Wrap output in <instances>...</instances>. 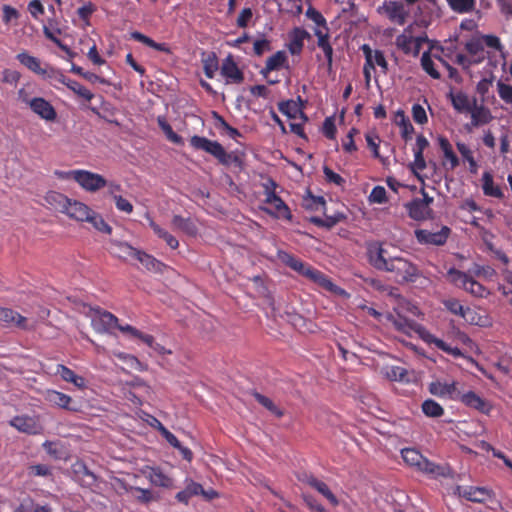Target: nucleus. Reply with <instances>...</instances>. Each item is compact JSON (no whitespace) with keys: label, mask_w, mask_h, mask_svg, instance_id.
I'll return each instance as SVG.
<instances>
[{"label":"nucleus","mask_w":512,"mask_h":512,"mask_svg":"<svg viewBox=\"0 0 512 512\" xmlns=\"http://www.w3.org/2000/svg\"><path fill=\"white\" fill-rule=\"evenodd\" d=\"M368 258L374 268L393 273L398 282H415L420 276L415 264L400 256H389L381 246L369 248Z\"/></svg>","instance_id":"nucleus-1"},{"label":"nucleus","mask_w":512,"mask_h":512,"mask_svg":"<svg viewBox=\"0 0 512 512\" xmlns=\"http://www.w3.org/2000/svg\"><path fill=\"white\" fill-rule=\"evenodd\" d=\"M277 257L284 265L288 266L295 272L299 273L300 275L306 277L310 281L319 285L326 291L334 293L336 295L346 294L344 289L334 284L332 280L329 277H327L323 272L314 268L310 264L303 262L301 259L295 257L293 254L286 252L284 250H278Z\"/></svg>","instance_id":"nucleus-2"},{"label":"nucleus","mask_w":512,"mask_h":512,"mask_svg":"<svg viewBox=\"0 0 512 512\" xmlns=\"http://www.w3.org/2000/svg\"><path fill=\"white\" fill-rule=\"evenodd\" d=\"M390 320L397 331L402 332L407 336H411L412 333H415L428 345L433 344L438 349L455 358L463 356V352L458 347L448 345L446 342L430 333L423 325L413 320H409L399 314L397 316H391Z\"/></svg>","instance_id":"nucleus-3"},{"label":"nucleus","mask_w":512,"mask_h":512,"mask_svg":"<svg viewBox=\"0 0 512 512\" xmlns=\"http://www.w3.org/2000/svg\"><path fill=\"white\" fill-rule=\"evenodd\" d=\"M190 145L195 150H202L211 154L224 166H230L232 164L239 168H242L243 166V161L237 153L227 152L217 141L210 140L203 136L194 135L190 138Z\"/></svg>","instance_id":"nucleus-4"},{"label":"nucleus","mask_w":512,"mask_h":512,"mask_svg":"<svg viewBox=\"0 0 512 512\" xmlns=\"http://www.w3.org/2000/svg\"><path fill=\"white\" fill-rule=\"evenodd\" d=\"M263 187L265 195L264 202L272 207H263L262 210L274 218L291 221L292 213L289 207L275 192L277 183L270 178L263 184Z\"/></svg>","instance_id":"nucleus-5"},{"label":"nucleus","mask_w":512,"mask_h":512,"mask_svg":"<svg viewBox=\"0 0 512 512\" xmlns=\"http://www.w3.org/2000/svg\"><path fill=\"white\" fill-rule=\"evenodd\" d=\"M449 281L458 288L464 289L474 297L484 298L489 295V290L476 281L470 273H465L456 268H451L447 272Z\"/></svg>","instance_id":"nucleus-6"},{"label":"nucleus","mask_w":512,"mask_h":512,"mask_svg":"<svg viewBox=\"0 0 512 512\" xmlns=\"http://www.w3.org/2000/svg\"><path fill=\"white\" fill-rule=\"evenodd\" d=\"M451 234V229L448 226H442L439 231H430L428 229L415 230V237L418 243L422 245H444Z\"/></svg>","instance_id":"nucleus-7"},{"label":"nucleus","mask_w":512,"mask_h":512,"mask_svg":"<svg viewBox=\"0 0 512 512\" xmlns=\"http://www.w3.org/2000/svg\"><path fill=\"white\" fill-rule=\"evenodd\" d=\"M75 181L88 192H96L107 185L102 175L83 169L76 170Z\"/></svg>","instance_id":"nucleus-8"},{"label":"nucleus","mask_w":512,"mask_h":512,"mask_svg":"<svg viewBox=\"0 0 512 512\" xmlns=\"http://www.w3.org/2000/svg\"><path fill=\"white\" fill-rule=\"evenodd\" d=\"M91 325L98 333L109 332L118 324V318L108 311L93 309Z\"/></svg>","instance_id":"nucleus-9"},{"label":"nucleus","mask_w":512,"mask_h":512,"mask_svg":"<svg viewBox=\"0 0 512 512\" xmlns=\"http://www.w3.org/2000/svg\"><path fill=\"white\" fill-rule=\"evenodd\" d=\"M44 399L52 406L71 412L79 411V408L73 405L74 401L69 395L57 390L48 389L44 394Z\"/></svg>","instance_id":"nucleus-10"},{"label":"nucleus","mask_w":512,"mask_h":512,"mask_svg":"<svg viewBox=\"0 0 512 512\" xmlns=\"http://www.w3.org/2000/svg\"><path fill=\"white\" fill-rule=\"evenodd\" d=\"M458 400L461 401L465 406L475 409L486 415H489L492 410V405L473 391H468L466 393L460 392V395H458Z\"/></svg>","instance_id":"nucleus-11"},{"label":"nucleus","mask_w":512,"mask_h":512,"mask_svg":"<svg viewBox=\"0 0 512 512\" xmlns=\"http://www.w3.org/2000/svg\"><path fill=\"white\" fill-rule=\"evenodd\" d=\"M287 55L284 51H277L266 60V65L260 70V74L267 80L268 84L274 85L279 82L278 79L272 80L268 75L272 71L280 70L287 63Z\"/></svg>","instance_id":"nucleus-12"},{"label":"nucleus","mask_w":512,"mask_h":512,"mask_svg":"<svg viewBox=\"0 0 512 512\" xmlns=\"http://www.w3.org/2000/svg\"><path fill=\"white\" fill-rule=\"evenodd\" d=\"M10 425L20 432L36 435L42 430V427L37 418L22 415L15 416L10 420Z\"/></svg>","instance_id":"nucleus-13"},{"label":"nucleus","mask_w":512,"mask_h":512,"mask_svg":"<svg viewBox=\"0 0 512 512\" xmlns=\"http://www.w3.org/2000/svg\"><path fill=\"white\" fill-rule=\"evenodd\" d=\"M30 109L46 121H55L57 112L53 105L42 97H34L30 101Z\"/></svg>","instance_id":"nucleus-14"},{"label":"nucleus","mask_w":512,"mask_h":512,"mask_svg":"<svg viewBox=\"0 0 512 512\" xmlns=\"http://www.w3.org/2000/svg\"><path fill=\"white\" fill-rule=\"evenodd\" d=\"M221 74L228 83L240 84L244 80V74L237 66L231 55H228L222 62Z\"/></svg>","instance_id":"nucleus-15"},{"label":"nucleus","mask_w":512,"mask_h":512,"mask_svg":"<svg viewBox=\"0 0 512 512\" xmlns=\"http://www.w3.org/2000/svg\"><path fill=\"white\" fill-rule=\"evenodd\" d=\"M429 391L431 394L438 397H448L453 400H458L460 391L457 388V383H442L440 381L432 382L429 385Z\"/></svg>","instance_id":"nucleus-16"},{"label":"nucleus","mask_w":512,"mask_h":512,"mask_svg":"<svg viewBox=\"0 0 512 512\" xmlns=\"http://www.w3.org/2000/svg\"><path fill=\"white\" fill-rule=\"evenodd\" d=\"M310 39V34L302 27H295L289 34L288 49L292 55H299L304 47V41Z\"/></svg>","instance_id":"nucleus-17"},{"label":"nucleus","mask_w":512,"mask_h":512,"mask_svg":"<svg viewBox=\"0 0 512 512\" xmlns=\"http://www.w3.org/2000/svg\"><path fill=\"white\" fill-rule=\"evenodd\" d=\"M91 210L86 204L69 199V204L66 205L63 214L77 221H86V219H89V215H91Z\"/></svg>","instance_id":"nucleus-18"},{"label":"nucleus","mask_w":512,"mask_h":512,"mask_svg":"<svg viewBox=\"0 0 512 512\" xmlns=\"http://www.w3.org/2000/svg\"><path fill=\"white\" fill-rule=\"evenodd\" d=\"M0 321L7 326L27 329V319L11 308L0 307Z\"/></svg>","instance_id":"nucleus-19"},{"label":"nucleus","mask_w":512,"mask_h":512,"mask_svg":"<svg viewBox=\"0 0 512 512\" xmlns=\"http://www.w3.org/2000/svg\"><path fill=\"white\" fill-rule=\"evenodd\" d=\"M385 12L388 18L398 25H404L408 16V11L401 2H389L385 5Z\"/></svg>","instance_id":"nucleus-20"},{"label":"nucleus","mask_w":512,"mask_h":512,"mask_svg":"<svg viewBox=\"0 0 512 512\" xmlns=\"http://www.w3.org/2000/svg\"><path fill=\"white\" fill-rule=\"evenodd\" d=\"M476 99L473 100V106L469 113L471 114V126L478 127L489 123L492 120L491 112L483 105L478 106Z\"/></svg>","instance_id":"nucleus-21"},{"label":"nucleus","mask_w":512,"mask_h":512,"mask_svg":"<svg viewBox=\"0 0 512 512\" xmlns=\"http://www.w3.org/2000/svg\"><path fill=\"white\" fill-rule=\"evenodd\" d=\"M465 49L469 54L472 62L479 64L486 58V52L483 47V41L479 38H472L465 44Z\"/></svg>","instance_id":"nucleus-22"},{"label":"nucleus","mask_w":512,"mask_h":512,"mask_svg":"<svg viewBox=\"0 0 512 512\" xmlns=\"http://www.w3.org/2000/svg\"><path fill=\"white\" fill-rule=\"evenodd\" d=\"M482 190L485 196L502 199L504 193L500 186L496 185L491 172H484L482 175Z\"/></svg>","instance_id":"nucleus-23"},{"label":"nucleus","mask_w":512,"mask_h":512,"mask_svg":"<svg viewBox=\"0 0 512 512\" xmlns=\"http://www.w3.org/2000/svg\"><path fill=\"white\" fill-rule=\"evenodd\" d=\"M44 199L51 209L63 213L70 198L57 191H48Z\"/></svg>","instance_id":"nucleus-24"},{"label":"nucleus","mask_w":512,"mask_h":512,"mask_svg":"<svg viewBox=\"0 0 512 512\" xmlns=\"http://www.w3.org/2000/svg\"><path fill=\"white\" fill-rule=\"evenodd\" d=\"M147 478L152 485L170 489L173 487V479L163 473L160 468L150 467Z\"/></svg>","instance_id":"nucleus-25"},{"label":"nucleus","mask_w":512,"mask_h":512,"mask_svg":"<svg viewBox=\"0 0 512 512\" xmlns=\"http://www.w3.org/2000/svg\"><path fill=\"white\" fill-rule=\"evenodd\" d=\"M200 493H203V486L193 480H187L185 488L179 491L175 498L177 501L187 505L191 497L198 496Z\"/></svg>","instance_id":"nucleus-26"},{"label":"nucleus","mask_w":512,"mask_h":512,"mask_svg":"<svg viewBox=\"0 0 512 512\" xmlns=\"http://www.w3.org/2000/svg\"><path fill=\"white\" fill-rule=\"evenodd\" d=\"M172 225L189 236H196L198 233L197 225L194 219L190 217L185 218L181 215H174Z\"/></svg>","instance_id":"nucleus-27"},{"label":"nucleus","mask_w":512,"mask_h":512,"mask_svg":"<svg viewBox=\"0 0 512 512\" xmlns=\"http://www.w3.org/2000/svg\"><path fill=\"white\" fill-rule=\"evenodd\" d=\"M56 374L64 381L72 383L78 388H84L86 386L85 379L82 376L76 375L73 370L65 365H57Z\"/></svg>","instance_id":"nucleus-28"},{"label":"nucleus","mask_w":512,"mask_h":512,"mask_svg":"<svg viewBox=\"0 0 512 512\" xmlns=\"http://www.w3.org/2000/svg\"><path fill=\"white\" fill-rule=\"evenodd\" d=\"M16 59L19 61L21 65L26 67L28 70L33 73L40 75L43 68L41 67V61L39 58L30 55L26 51H22L16 55Z\"/></svg>","instance_id":"nucleus-29"},{"label":"nucleus","mask_w":512,"mask_h":512,"mask_svg":"<svg viewBox=\"0 0 512 512\" xmlns=\"http://www.w3.org/2000/svg\"><path fill=\"white\" fill-rule=\"evenodd\" d=\"M201 62L203 64L204 74L207 78L212 79L219 69L218 57L215 52H203Z\"/></svg>","instance_id":"nucleus-30"},{"label":"nucleus","mask_w":512,"mask_h":512,"mask_svg":"<svg viewBox=\"0 0 512 512\" xmlns=\"http://www.w3.org/2000/svg\"><path fill=\"white\" fill-rule=\"evenodd\" d=\"M448 97L451 100L453 108L457 112H469L473 106L470 103L469 97L461 91L457 93L450 92Z\"/></svg>","instance_id":"nucleus-31"},{"label":"nucleus","mask_w":512,"mask_h":512,"mask_svg":"<svg viewBox=\"0 0 512 512\" xmlns=\"http://www.w3.org/2000/svg\"><path fill=\"white\" fill-rule=\"evenodd\" d=\"M51 507L49 505H41L36 503L32 498H24L20 504L14 509L13 512H50Z\"/></svg>","instance_id":"nucleus-32"},{"label":"nucleus","mask_w":512,"mask_h":512,"mask_svg":"<svg viewBox=\"0 0 512 512\" xmlns=\"http://www.w3.org/2000/svg\"><path fill=\"white\" fill-rule=\"evenodd\" d=\"M409 216L414 220H424L430 214V208L424 206L417 199L412 200L410 203L406 205Z\"/></svg>","instance_id":"nucleus-33"},{"label":"nucleus","mask_w":512,"mask_h":512,"mask_svg":"<svg viewBox=\"0 0 512 512\" xmlns=\"http://www.w3.org/2000/svg\"><path fill=\"white\" fill-rule=\"evenodd\" d=\"M135 259H137L142 265H144L148 270L154 271V272H162L165 265L157 260L155 257H153L150 254H147L144 251L139 250L138 254L136 255Z\"/></svg>","instance_id":"nucleus-34"},{"label":"nucleus","mask_w":512,"mask_h":512,"mask_svg":"<svg viewBox=\"0 0 512 512\" xmlns=\"http://www.w3.org/2000/svg\"><path fill=\"white\" fill-rule=\"evenodd\" d=\"M395 123L401 128V136L405 141L412 138L414 127L402 110L397 111L395 114Z\"/></svg>","instance_id":"nucleus-35"},{"label":"nucleus","mask_w":512,"mask_h":512,"mask_svg":"<svg viewBox=\"0 0 512 512\" xmlns=\"http://www.w3.org/2000/svg\"><path fill=\"white\" fill-rule=\"evenodd\" d=\"M450 9L458 14L471 13L476 8V0H446Z\"/></svg>","instance_id":"nucleus-36"},{"label":"nucleus","mask_w":512,"mask_h":512,"mask_svg":"<svg viewBox=\"0 0 512 512\" xmlns=\"http://www.w3.org/2000/svg\"><path fill=\"white\" fill-rule=\"evenodd\" d=\"M131 38L140 43H143L144 45H146L154 50L165 52V53L170 52L169 48L167 47V45L165 43H157L152 38L138 32V31L132 32Z\"/></svg>","instance_id":"nucleus-37"},{"label":"nucleus","mask_w":512,"mask_h":512,"mask_svg":"<svg viewBox=\"0 0 512 512\" xmlns=\"http://www.w3.org/2000/svg\"><path fill=\"white\" fill-rule=\"evenodd\" d=\"M445 307L453 314L468 319V315L475 314V311L469 307H464L458 300L449 299L444 302Z\"/></svg>","instance_id":"nucleus-38"},{"label":"nucleus","mask_w":512,"mask_h":512,"mask_svg":"<svg viewBox=\"0 0 512 512\" xmlns=\"http://www.w3.org/2000/svg\"><path fill=\"white\" fill-rule=\"evenodd\" d=\"M422 412L427 416L431 418H438L441 417L444 414L443 407L436 402L433 399H427L425 400L422 405Z\"/></svg>","instance_id":"nucleus-39"},{"label":"nucleus","mask_w":512,"mask_h":512,"mask_svg":"<svg viewBox=\"0 0 512 512\" xmlns=\"http://www.w3.org/2000/svg\"><path fill=\"white\" fill-rule=\"evenodd\" d=\"M157 123L170 142L178 145L183 143L182 137L173 131L171 125L166 121L165 117L159 116L157 118Z\"/></svg>","instance_id":"nucleus-40"},{"label":"nucleus","mask_w":512,"mask_h":512,"mask_svg":"<svg viewBox=\"0 0 512 512\" xmlns=\"http://www.w3.org/2000/svg\"><path fill=\"white\" fill-rule=\"evenodd\" d=\"M253 396L259 404H261L263 407H265L268 411H270L277 418L283 417L284 411L282 409H280L277 405H275L274 402L270 398L260 394L259 392H254Z\"/></svg>","instance_id":"nucleus-41"},{"label":"nucleus","mask_w":512,"mask_h":512,"mask_svg":"<svg viewBox=\"0 0 512 512\" xmlns=\"http://www.w3.org/2000/svg\"><path fill=\"white\" fill-rule=\"evenodd\" d=\"M401 456L406 464L415 467L416 469L423 461V455L414 448H404L401 450Z\"/></svg>","instance_id":"nucleus-42"},{"label":"nucleus","mask_w":512,"mask_h":512,"mask_svg":"<svg viewBox=\"0 0 512 512\" xmlns=\"http://www.w3.org/2000/svg\"><path fill=\"white\" fill-rule=\"evenodd\" d=\"M361 50H362V52L365 56V60H366L364 67H363V73H364L365 81L368 85L371 80V70H374V62L372 59L373 50L371 49V47L368 44L362 45Z\"/></svg>","instance_id":"nucleus-43"},{"label":"nucleus","mask_w":512,"mask_h":512,"mask_svg":"<svg viewBox=\"0 0 512 512\" xmlns=\"http://www.w3.org/2000/svg\"><path fill=\"white\" fill-rule=\"evenodd\" d=\"M40 76H42L43 78H45L51 82H58L63 85L66 84V82L68 80V77H66L60 69L50 67L48 65L46 68H43Z\"/></svg>","instance_id":"nucleus-44"},{"label":"nucleus","mask_w":512,"mask_h":512,"mask_svg":"<svg viewBox=\"0 0 512 512\" xmlns=\"http://www.w3.org/2000/svg\"><path fill=\"white\" fill-rule=\"evenodd\" d=\"M463 496L472 502H484L488 497V490L480 487H469L463 492Z\"/></svg>","instance_id":"nucleus-45"},{"label":"nucleus","mask_w":512,"mask_h":512,"mask_svg":"<svg viewBox=\"0 0 512 512\" xmlns=\"http://www.w3.org/2000/svg\"><path fill=\"white\" fill-rule=\"evenodd\" d=\"M278 110L290 119L297 118L300 105L294 100H286L278 103Z\"/></svg>","instance_id":"nucleus-46"},{"label":"nucleus","mask_w":512,"mask_h":512,"mask_svg":"<svg viewBox=\"0 0 512 512\" xmlns=\"http://www.w3.org/2000/svg\"><path fill=\"white\" fill-rule=\"evenodd\" d=\"M64 85L86 101H91L94 98V94L89 89L75 80L68 78L66 84Z\"/></svg>","instance_id":"nucleus-47"},{"label":"nucleus","mask_w":512,"mask_h":512,"mask_svg":"<svg viewBox=\"0 0 512 512\" xmlns=\"http://www.w3.org/2000/svg\"><path fill=\"white\" fill-rule=\"evenodd\" d=\"M313 484L312 488L322 494L332 506L335 507L339 504L337 497L332 493L325 482L318 479L317 481H313Z\"/></svg>","instance_id":"nucleus-48"},{"label":"nucleus","mask_w":512,"mask_h":512,"mask_svg":"<svg viewBox=\"0 0 512 512\" xmlns=\"http://www.w3.org/2000/svg\"><path fill=\"white\" fill-rule=\"evenodd\" d=\"M456 146H457V149H458L459 153L461 154V156L469 163L470 172L476 173L478 170V165H477L476 160L473 157V154H472V151L470 150V148L465 143H462V142H458L456 144Z\"/></svg>","instance_id":"nucleus-49"},{"label":"nucleus","mask_w":512,"mask_h":512,"mask_svg":"<svg viewBox=\"0 0 512 512\" xmlns=\"http://www.w3.org/2000/svg\"><path fill=\"white\" fill-rule=\"evenodd\" d=\"M86 222H89L96 228L98 231L110 234L112 232L111 226H109L103 217L91 210V215H89V219H86Z\"/></svg>","instance_id":"nucleus-50"},{"label":"nucleus","mask_w":512,"mask_h":512,"mask_svg":"<svg viewBox=\"0 0 512 512\" xmlns=\"http://www.w3.org/2000/svg\"><path fill=\"white\" fill-rule=\"evenodd\" d=\"M116 327L121 332L127 333V334L131 335L132 337L138 338L141 341H143L145 344H151V342H152V335L142 333L141 331H139L138 329H136L135 327H133V326H131L129 324H126V325H123V326L117 324Z\"/></svg>","instance_id":"nucleus-51"},{"label":"nucleus","mask_w":512,"mask_h":512,"mask_svg":"<svg viewBox=\"0 0 512 512\" xmlns=\"http://www.w3.org/2000/svg\"><path fill=\"white\" fill-rule=\"evenodd\" d=\"M421 66H422V69L428 74L430 75L433 79H439L440 78V73L438 72V70L434 67V62L431 58V55H430V52L429 51H426L422 54V57H421Z\"/></svg>","instance_id":"nucleus-52"},{"label":"nucleus","mask_w":512,"mask_h":512,"mask_svg":"<svg viewBox=\"0 0 512 512\" xmlns=\"http://www.w3.org/2000/svg\"><path fill=\"white\" fill-rule=\"evenodd\" d=\"M469 273L474 277H483L487 280H492L496 276V270L491 266H481L475 264L473 268L469 270Z\"/></svg>","instance_id":"nucleus-53"},{"label":"nucleus","mask_w":512,"mask_h":512,"mask_svg":"<svg viewBox=\"0 0 512 512\" xmlns=\"http://www.w3.org/2000/svg\"><path fill=\"white\" fill-rule=\"evenodd\" d=\"M306 17L312 20L316 24V28L329 30L327 27V21L324 16L313 6H309L305 13Z\"/></svg>","instance_id":"nucleus-54"},{"label":"nucleus","mask_w":512,"mask_h":512,"mask_svg":"<svg viewBox=\"0 0 512 512\" xmlns=\"http://www.w3.org/2000/svg\"><path fill=\"white\" fill-rule=\"evenodd\" d=\"M2 12V21L5 25L17 24V21L20 18V13L16 8L10 5H3Z\"/></svg>","instance_id":"nucleus-55"},{"label":"nucleus","mask_w":512,"mask_h":512,"mask_svg":"<svg viewBox=\"0 0 512 512\" xmlns=\"http://www.w3.org/2000/svg\"><path fill=\"white\" fill-rule=\"evenodd\" d=\"M43 34L47 39L55 43L62 51H64L69 56V58H73L75 56V53L58 37H56L55 33L52 32L49 27H43Z\"/></svg>","instance_id":"nucleus-56"},{"label":"nucleus","mask_w":512,"mask_h":512,"mask_svg":"<svg viewBox=\"0 0 512 512\" xmlns=\"http://www.w3.org/2000/svg\"><path fill=\"white\" fill-rule=\"evenodd\" d=\"M385 376L391 381H403L407 376V370L400 366H387Z\"/></svg>","instance_id":"nucleus-57"},{"label":"nucleus","mask_w":512,"mask_h":512,"mask_svg":"<svg viewBox=\"0 0 512 512\" xmlns=\"http://www.w3.org/2000/svg\"><path fill=\"white\" fill-rule=\"evenodd\" d=\"M414 43L415 39L412 36L400 34L396 37V45L404 54H411Z\"/></svg>","instance_id":"nucleus-58"},{"label":"nucleus","mask_w":512,"mask_h":512,"mask_svg":"<svg viewBox=\"0 0 512 512\" xmlns=\"http://www.w3.org/2000/svg\"><path fill=\"white\" fill-rule=\"evenodd\" d=\"M417 470L430 475H443L442 467L429 461L425 457H423V461L420 462Z\"/></svg>","instance_id":"nucleus-59"},{"label":"nucleus","mask_w":512,"mask_h":512,"mask_svg":"<svg viewBox=\"0 0 512 512\" xmlns=\"http://www.w3.org/2000/svg\"><path fill=\"white\" fill-rule=\"evenodd\" d=\"M113 246L117 248L118 256L122 258H135L139 251L138 249L132 247L126 242H114Z\"/></svg>","instance_id":"nucleus-60"},{"label":"nucleus","mask_w":512,"mask_h":512,"mask_svg":"<svg viewBox=\"0 0 512 512\" xmlns=\"http://www.w3.org/2000/svg\"><path fill=\"white\" fill-rule=\"evenodd\" d=\"M369 201L371 203H377V204H383L387 202V195L386 190L383 186H375L370 195H369Z\"/></svg>","instance_id":"nucleus-61"},{"label":"nucleus","mask_w":512,"mask_h":512,"mask_svg":"<svg viewBox=\"0 0 512 512\" xmlns=\"http://www.w3.org/2000/svg\"><path fill=\"white\" fill-rule=\"evenodd\" d=\"M367 146L371 149L375 158H380L379 154V136L375 132H368L365 135Z\"/></svg>","instance_id":"nucleus-62"},{"label":"nucleus","mask_w":512,"mask_h":512,"mask_svg":"<svg viewBox=\"0 0 512 512\" xmlns=\"http://www.w3.org/2000/svg\"><path fill=\"white\" fill-rule=\"evenodd\" d=\"M497 91L499 97L507 104H512V85L505 84L502 81L497 82Z\"/></svg>","instance_id":"nucleus-63"},{"label":"nucleus","mask_w":512,"mask_h":512,"mask_svg":"<svg viewBox=\"0 0 512 512\" xmlns=\"http://www.w3.org/2000/svg\"><path fill=\"white\" fill-rule=\"evenodd\" d=\"M303 500L311 512H329L310 494H303Z\"/></svg>","instance_id":"nucleus-64"}]
</instances>
